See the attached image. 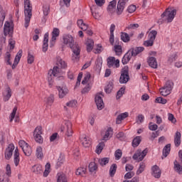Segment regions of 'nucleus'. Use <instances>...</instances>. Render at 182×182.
Returning a JSON list of instances; mask_svg holds the SVG:
<instances>
[{
    "label": "nucleus",
    "instance_id": "nucleus-18",
    "mask_svg": "<svg viewBox=\"0 0 182 182\" xmlns=\"http://www.w3.org/2000/svg\"><path fill=\"white\" fill-rule=\"evenodd\" d=\"M65 134L66 136H68V137H70V136L73 134V130H72V122H70V121H67L65 122Z\"/></svg>",
    "mask_w": 182,
    "mask_h": 182
},
{
    "label": "nucleus",
    "instance_id": "nucleus-3",
    "mask_svg": "<svg viewBox=\"0 0 182 182\" xmlns=\"http://www.w3.org/2000/svg\"><path fill=\"white\" fill-rule=\"evenodd\" d=\"M175 15H177V10L174 9L171 11V9H166L165 12L161 14L163 21H167V22H172L174 19Z\"/></svg>",
    "mask_w": 182,
    "mask_h": 182
},
{
    "label": "nucleus",
    "instance_id": "nucleus-47",
    "mask_svg": "<svg viewBox=\"0 0 182 182\" xmlns=\"http://www.w3.org/2000/svg\"><path fill=\"white\" fill-rule=\"evenodd\" d=\"M50 164H46V169L43 172V177H48L49 176V173H50Z\"/></svg>",
    "mask_w": 182,
    "mask_h": 182
},
{
    "label": "nucleus",
    "instance_id": "nucleus-54",
    "mask_svg": "<svg viewBox=\"0 0 182 182\" xmlns=\"http://www.w3.org/2000/svg\"><path fill=\"white\" fill-rule=\"evenodd\" d=\"M122 154L123 153L122 152V151L120 149H117L114 153L115 159L120 160V159H122Z\"/></svg>",
    "mask_w": 182,
    "mask_h": 182
},
{
    "label": "nucleus",
    "instance_id": "nucleus-21",
    "mask_svg": "<svg viewBox=\"0 0 182 182\" xmlns=\"http://www.w3.org/2000/svg\"><path fill=\"white\" fill-rule=\"evenodd\" d=\"M132 53L129 50L122 58V62L123 65H127L129 62H130V60L132 59Z\"/></svg>",
    "mask_w": 182,
    "mask_h": 182
},
{
    "label": "nucleus",
    "instance_id": "nucleus-4",
    "mask_svg": "<svg viewBox=\"0 0 182 182\" xmlns=\"http://www.w3.org/2000/svg\"><path fill=\"white\" fill-rule=\"evenodd\" d=\"M173 86H174V83L172 81H166L164 86L159 89L161 96H168L171 93V90H173Z\"/></svg>",
    "mask_w": 182,
    "mask_h": 182
},
{
    "label": "nucleus",
    "instance_id": "nucleus-13",
    "mask_svg": "<svg viewBox=\"0 0 182 182\" xmlns=\"http://www.w3.org/2000/svg\"><path fill=\"white\" fill-rule=\"evenodd\" d=\"M95 103L97 105V107L99 110H102L103 107H105V103L103 102V99L100 96V94H97L95 96Z\"/></svg>",
    "mask_w": 182,
    "mask_h": 182
},
{
    "label": "nucleus",
    "instance_id": "nucleus-43",
    "mask_svg": "<svg viewBox=\"0 0 182 182\" xmlns=\"http://www.w3.org/2000/svg\"><path fill=\"white\" fill-rule=\"evenodd\" d=\"M144 168H146V164H144V162H141L139 164V168L136 171V174H141V173L144 171Z\"/></svg>",
    "mask_w": 182,
    "mask_h": 182
},
{
    "label": "nucleus",
    "instance_id": "nucleus-14",
    "mask_svg": "<svg viewBox=\"0 0 182 182\" xmlns=\"http://www.w3.org/2000/svg\"><path fill=\"white\" fill-rule=\"evenodd\" d=\"M152 176L155 177V178H160L161 177V170L157 165H154L151 168Z\"/></svg>",
    "mask_w": 182,
    "mask_h": 182
},
{
    "label": "nucleus",
    "instance_id": "nucleus-61",
    "mask_svg": "<svg viewBox=\"0 0 182 182\" xmlns=\"http://www.w3.org/2000/svg\"><path fill=\"white\" fill-rule=\"evenodd\" d=\"M114 51L117 55H122V46H114Z\"/></svg>",
    "mask_w": 182,
    "mask_h": 182
},
{
    "label": "nucleus",
    "instance_id": "nucleus-41",
    "mask_svg": "<svg viewBox=\"0 0 182 182\" xmlns=\"http://www.w3.org/2000/svg\"><path fill=\"white\" fill-rule=\"evenodd\" d=\"M33 171L36 174H41L42 173V166L35 165L33 166Z\"/></svg>",
    "mask_w": 182,
    "mask_h": 182
},
{
    "label": "nucleus",
    "instance_id": "nucleus-16",
    "mask_svg": "<svg viewBox=\"0 0 182 182\" xmlns=\"http://www.w3.org/2000/svg\"><path fill=\"white\" fill-rule=\"evenodd\" d=\"M58 96L60 99H63L69 93V90H68L67 87H58Z\"/></svg>",
    "mask_w": 182,
    "mask_h": 182
},
{
    "label": "nucleus",
    "instance_id": "nucleus-38",
    "mask_svg": "<svg viewBox=\"0 0 182 182\" xmlns=\"http://www.w3.org/2000/svg\"><path fill=\"white\" fill-rule=\"evenodd\" d=\"M121 39L123 42L127 43L130 42V36L127 33H121Z\"/></svg>",
    "mask_w": 182,
    "mask_h": 182
},
{
    "label": "nucleus",
    "instance_id": "nucleus-55",
    "mask_svg": "<svg viewBox=\"0 0 182 182\" xmlns=\"http://www.w3.org/2000/svg\"><path fill=\"white\" fill-rule=\"evenodd\" d=\"M64 162H65V156H63V155H60L58 159L57 166L60 167V166H62V164H63Z\"/></svg>",
    "mask_w": 182,
    "mask_h": 182
},
{
    "label": "nucleus",
    "instance_id": "nucleus-36",
    "mask_svg": "<svg viewBox=\"0 0 182 182\" xmlns=\"http://www.w3.org/2000/svg\"><path fill=\"white\" fill-rule=\"evenodd\" d=\"M86 168H78L75 172L76 176H81L82 177H83V176H85V174H86Z\"/></svg>",
    "mask_w": 182,
    "mask_h": 182
},
{
    "label": "nucleus",
    "instance_id": "nucleus-12",
    "mask_svg": "<svg viewBox=\"0 0 182 182\" xmlns=\"http://www.w3.org/2000/svg\"><path fill=\"white\" fill-rule=\"evenodd\" d=\"M80 141L83 146V147H90L92 144V141L90 140V138L86 135H82L80 137Z\"/></svg>",
    "mask_w": 182,
    "mask_h": 182
},
{
    "label": "nucleus",
    "instance_id": "nucleus-60",
    "mask_svg": "<svg viewBox=\"0 0 182 182\" xmlns=\"http://www.w3.org/2000/svg\"><path fill=\"white\" fill-rule=\"evenodd\" d=\"M5 60L7 62L8 65H11V53L6 52L5 54Z\"/></svg>",
    "mask_w": 182,
    "mask_h": 182
},
{
    "label": "nucleus",
    "instance_id": "nucleus-15",
    "mask_svg": "<svg viewBox=\"0 0 182 182\" xmlns=\"http://www.w3.org/2000/svg\"><path fill=\"white\" fill-rule=\"evenodd\" d=\"M49 75H53V76H55L57 77L58 76L60 77V75H62V69L59 68L58 66H55L53 70H49ZM63 78V77H60Z\"/></svg>",
    "mask_w": 182,
    "mask_h": 182
},
{
    "label": "nucleus",
    "instance_id": "nucleus-29",
    "mask_svg": "<svg viewBox=\"0 0 182 182\" xmlns=\"http://www.w3.org/2000/svg\"><path fill=\"white\" fill-rule=\"evenodd\" d=\"M126 117H129L128 112H124L118 115L116 119L117 124H120V123H122V120H124Z\"/></svg>",
    "mask_w": 182,
    "mask_h": 182
},
{
    "label": "nucleus",
    "instance_id": "nucleus-17",
    "mask_svg": "<svg viewBox=\"0 0 182 182\" xmlns=\"http://www.w3.org/2000/svg\"><path fill=\"white\" fill-rule=\"evenodd\" d=\"M12 27H11V23H9V21H6L4 24V35L5 36H6V35H9L11 36V35H12Z\"/></svg>",
    "mask_w": 182,
    "mask_h": 182
},
{
    "label": "nucleus",
    "instance_id": "nucleus-19",
    "mask_svg": "<svg viewBox=\"0 0 182 182\" xmlns=\"http://www.w3.org/2000/svg\"><path fill=\"white\" fill-rule=\"evenodd\" d=\"M56 66L60 69H66L68 68V63L65 60H63L60 57H57V63Z\"/></svg>",
    "mask_w": 182,
    "mask_h": 182
},
{
    "label": "nucleus",
    "instance_id": "nucleus-63",
    "mask_svg": "<svg viewBox=\"0 0 182 182\" xmlns=\"http://www.w3.org/2000/svg\"><path fill=\"white\" fill-rule=\"evenodd\" d=\"M59 139V135L58 133H54L50 136V141H55V140H58Z\"/></svg>",
    "mask_w": 182,
    "mask_h": 182
},
{
    "label": "nucleus",
    "instance_id": "nucleus-62",
    "mask_svg": "<svg viewBox=\"0 0 182 182\" xmlns=\"http://www.w3.org/2000/svg\"><path fill=\"white\" fill-rule=\"evenodd\" d=\"M144 122V114H139L137 117L136 122L140 124Z\"/></svg>",
    "mask_w": 182,
    "mask_h": 182
},
{
    "label": "nucleus",
    "instance_id": "nucleus-11",
    "mask_svg": "<svg viewBox=\"0 0 182 182\" xmlns=\"http://www.w3.org/2000/svg\"><path fill=\"white\" fill-rule=\"evenodd\" d=\"M60 33V31H59L58 28H53L51 35V41H50V46H53V45H55V42L56 41V38L59 37V35Z\"/></svg>",
    "mask_w": 182,
    "mask_h": 182
},
{
    "label": "nucleus",
    "instance_id": "nucleus-31",
    "mask_svg": "<svg viewBox=\"0 0 182 182\" xmlns=\"http://www.w3.org/2000/svg\"><path fill=\"white\" fill-rule=\"evenodd\" d=\"M113 136V129L112 127H109L107 129V130L105 132V134L103 136V140L107 141L108 139H110Z\"/></svg>",
    "mask_w": 182,
    "mask_h": 182
},
{
    "label": "nucleus",
    "instance_id": "nucleus-35",
    "mask_svg": "<svg viewBox=\"0 0 182 182\" xmlns=\"http://www.w3.org/2000/svg\"><path fill=\"white\" fill-rule=\"evenodd\" d=\"M45 102L49 106H52V105H53V102H55V96L51 94L49 97L45 98Z\"/></svg>",
    "mask_w": 182,
    "mask_h": 182
},
{
    "label": "nucleus",
    "instance_id": "nucleus-20",
    "mask_svg": "<svg viewBox=\"0 0 182 182\" xmlns=\"http://www.w3.org/2000/svg\"><path fill=\"white\" fill-rule=\"evenodd\" d=\"M117 4V2L116 1V0H113L111 2H109V4L108 5L107 7V11L109 14H114V12H115Z\"/></svg>",
    "mask_w": 182,
    "mask_h": 182
},
{
    "label": "nucleus",
    "instance_id": "nucleus-34",
    "mask_svg": "<svg viewBox=\"0 0 182 182\" xmlns=\"http://www.w3.org/2000/svg\"><path fill=\"white\" fill-rule=\"evenodd\" d=\"M77 25L81 28L82 31H87V24L84 23L83 20L80 19L77 21Z\"/></svg>",
    "mask_w": 182,
    "mask_h": 182
},
{
    "label": "nucleus",
    "instance_id": "nucleus-39",
    "mask_svg": "<svg viewBox=\"0 0 182 182\" xmlns=\"http://www.w3.org/2000/svg\"><path fill=\"white\" fill-rule=\"evenodd\" d=\"M88 168L90 173H95L97 170V164L95 162H91L88 166Z\"/></svg>",
    "mask_w": 182,
    "mask_h": 182
},
{
    "label": "nucleus",
    "instance_id": "nucleus-28",
    "mask_svg": "<svg viewBox=\"0 0 182 182\" xmlns=\"http://www.w3.org/2000/svg\"><path fill=\"white\" fill-rule=\"evenodd\" d=\"M21 58H22V50H20L14 59V64L12 65V68L14 69V68H15L16 66H18V63H19V60H21Z\"/></svg>",
    "mask_w": 182,
    "mask_h": 182
},
{
    "label": "nucleus",
    "instance_id": "nucleus-30",
    "mask_svg": "<svg viewBox=\"0 0 182 182\" xmlns=\"http://www.w3.org/2000/svg\"><path fill=\"white\" fill-rule=\"evenodd\" d=\"M14 164L16 167H18V164H19V149H18V148H16L15 151H14Z\"/></svg>",
    "mask_w": 182,
    "mask_h": 182
},
{
    "label": "nucleus",
    "instance_id": "nucleus-57",
    "mask_svg": "<svg viewBox=\"0 0 182 182\" xmlns=\"http://www.w3.org/2000/svg\"><path fill=\"white\" fill-rule=\"evenodd\" d=\"M156 102L161 103V105H166V103H167V100H166L161 97H159L156 99Z\"/></svg>",
    "mask_w": 182,
    "mask_h": 182
},
{
    "label": "nucleus",
    "instance_id": "nucleus-7",
    "mask_svg": "<svg viewBox=\"0 0 182 182\" xmlns=\"http://www.w3.org/2000/svg\"><path fill=\"white\" fill-rule=\"evenodd\" d=\"M156 36H157V32L156 31H151L148 36L149 40L144 42V46H146V48L153 46V45H154Z\"/></svg>",
    "mask_w": 182,
    "mask_h": 182
},
{
    "label": "nucleus",
    "instance_id": "nucleus-32",
    "mask_svg": "<svg viewBox=\"0 0 182 182\" xmlns=\"http://www.w3.org/2000/svg\"><path fill=\"white\" fill-rule=\"evenodd\" d=\"M170 150H171V144H168L166 145L163 149V156L167 157L170 154Z\"/></svg>",
    "mask_w": 182,
    "mask_h": 182
},
{
    "label": "nucleus",
    "instance_id": "nucleus-5",
    "mask_svg": "<svg viewBox=\"0 0 182 182\" xmlns=\"http://www.w3.org/2000/svg\"><path fill=\"white\" fill-rule=\"evenodd\" d=\"M149 153V149L146 148L144 151L141 149H138L132 156L134 160H137V161H143L144 160L145 156H147Z\"/></svg>",
    "mask_w": 182,
    "mask_h": 182
},
{
    "label": "nucleus",
    "instance_id": "nucleus-26",
    "mask_svg": "<svg viewBox=\"0 0 182 182\" xmlns=\"http://www.w3.org/2000/svg\"><path fill=\"white\" fill-rule=\"evenodd\" d=\"M174 143L176 147H178L181 144V133L176 132L174 136Z\"/></svg>",
    "mask_w": 182,
    "mask_h": 182
},
{
    "label": "nucleus",
    "instance_id": "nucleus-1",
    "mask_svg": "<svg viewBox=\"0 0 182 182\" xmlns=\"http://www.w3.org/2000/svg\"><path fill=\"white\" fill-rule=\"evenodd\" d=\"M64 45H67L73 50L72 60L77 61L80 58V47L78 44L75 43V39L70 35H65L63 37Z\"/></svg>",
    "mask_w": 182,
    "mask_h": 182
},
{
    "label": "nucleus",
    "instance_id": "nucleus-59",
    "mask_svg": "<svg viewBox=\"0 0 182 182\" xmlns=\"http://www.w3.org/2000/svg\"><path fill=\"white\" fill-rule=\"evenodd\" d=\"M176 59H177V54L173 53L169 56L168 61L169 62V63H173V62H174V60H176Z\"/></svg>",
    "mask_w": 182,
    "mask_h": 182
},
{
    "label": "nucleus",
    "instance_id": "nucleus-53",
    "mask_svg": "<svg viewBox=\"0 0 182 182\" xmlns=\"http://www.w3.org/2000/svg\"><path fill=\"white\" fill-rule=\"evenodd\" d=\"M98 161L100 166H106V164H109V158H102L101 159H99Z\"/></svg>",
    "mask_w": 182,
    "mask_h": 182
},
{
    "label": "nucleus",
    "instance_id": "nucleus-44",
    "mask_svg": "<svg viewBox=\"0 0 182 182\" xmlns=\"http://www.w3.org/2000/svg\"><path fill=\"white\" fill-rule=\"evenodd\" d=\"M177 161H174V168H175V171H177V173H178V174H182V166L181 165L176 164Z\"/></svg>",
    "mask_w": 182,
    "mask_h": 182
},
{
    "label": "nucleus",
    "instance_id": "nucleus-8",
    "mask_svg": "<svg viewBox=\"0 0 182 182\" xmlns=\"http://www.w3.org/2000/svg\"><path fill=\"white\" fill-rule=\"evenodd\" d=\"M108 68H119L120 66V60H116L114 57H109L107 58Z\"/></svg>",
    "mask_w": 182,
    "mask_h": 182
},
{
    "label": "nucleus",
    "instance_id": "nucleus-25",
    "mask_svg": "<svg viewBox=\"0 0 182 182\" xmlns=\"http://www.w3.org/2000/svg\"><path fill=\"white\" fill-rule=\"evenodd\" d=\"M143 50H144V48L143 47H136L129 50L132 56H137V55H139V53H141V52H143Z\"/></svg>",
    "mask_w": 182,
    "mask_h": 182
},
{
    "label": "nucleus",
    "instance_id": "nucleus-22",
    "mask_svg": "<svg viewBox=\"0 0 182 182\" xmlns=\"http://www.w3.org/2000/svg\"><path fill=\"white\" fill-rule=\"evenodd\" d=\"M68 176L66 174L60 172L57 174V182H68Z\"/></svg>",
    "mask_w": 182,
    "mask_h": 182
},
{
    "label": "nucleus",
    "instance_id": "nucleus-46",
    "mask_svg": "<svg viewBox=\"0 0 182 182\" xmlns=\"http://www.w3.org/2000/svg\"><path fill=\"white\" fill-rule=\"evenodd\" d=\"M92 15L95 19H99L100 18V13H99V11L97 9H95L93 11V9L91 8Z\"/></svg>",
    "mask_w": 182,
    "mask_h": 182
},
{
    "label": "nucleus",
    "instance_id": "nucleus-37",
    "mask_svg": "<svg viewBox=\"0 0 182 182\" xmlns=\"http://www.w3.org/2000/svg\"><path fill=\"white\" fill-rule=\"evenodd\" d=\"M36 156L37 159H43V152L42 151V147L38 146L36 151Z\"/></svg>",
    "mask_w": 182,
    "mask_h": 182
},
{
    "label": "nucleus",
    "instance_id": "nucleus-50",
    "mask_svg": "<svg viewBox=\"0 0 182 182\" xmlns=\"http://www.w3.org/2000/svg\"><path fill=\"white\" fill-rule=\"evenodd\" d=\"M105 90L106 93H112V90H113V82H109L105 87Z\"/></svg>",
    "mask_w": 182,
    "mask_h": 182
},
{
    "label": "nucleus",
    "instance_id": "nucleus-48",
    "mask_svg": "<svg viewBox=\"0 0 182 182\" xmlns=\"http://www.w3.org/2000/svg\"><path fill=\"white\" fill-rule=\"evenodd\" d=\"M0 182H9V178L4 172H1Z\"/></svg>",
    "mask_w": 182,
    "mask_h": 182
},
{
    "label": "nucleus",
    "instance_id": "nucleus-52",
    "mask_svg": "<svg viewBox=\"0 0 182 182\" xmlns=\"http://www.w3.org/2000/svg\"><path fill=\"white\" fill-rule=\"evenodd\" d=\"M42 134V127H37L33 132L34 136H41Z\"/></svg>",
    "mask_w": 182,
    "mask_h": 182
},
{
    "label": "nucleus",
    "instance_id": "nucleus-64",
    "mask_svg": "<svg viewBox=\"0 0 182 182\" xmlns=\"http://www.w3.org/2000/svg\"><path fill=\"white\" fill-rule=\"evenodd\" d=\"M76 101L75 100H71L66 103V106L68 107H75L76 106Z\"/></svg>",
    "mask_w": 182,
    "mask_h": 182
},
{
    "label": "nucleus",
    "instance_id": "nucleus-6",
    "mask_svg": "<svg viewBox=\"0 0 182 182\" xmlns=\"http://www.w3.org/2000/svg\"><path fill=\"white\" fill-rule=\"evenodd\" d=\"M130 79L129 76V67L124 66L121 70V76L119 77L120 83H127Z\"/></svg>",
    "mask_w": 182,
    "mask_h": 182
},
{
    "label": "nucleus",
    "instance_id": "nucleus-40",
    "mask_svg": "<svg viewBox=\"0 0 182 182\" xmlns=\"http://www.w3.org/2000/svg\"><path fill=\"white\" fill-rule=\"evenodd\" d=\"M117 170V165H116L115 164H113L111 166H110V169H109V176L111 177H113V176H114V174H116V171Z\"/></svg>",
    "mask_w": 182,
    "mask_h": 182
},
{
    "label": "nucleus",
    "instance_id": "nucleus-49",
    "mask_svg": "<svg viewBox=\"0 0 182 182\" xmlns=\"http://www.w3.org/2000/svg\"><path fill=\"white\" fill-rule=\"evenodd\" d=\"M124 90H126V87H122L119 89V90L117 93V99L119 100L123 95H124Z\"/></svg>",
    "mask_w": 182,
    "mask_h": 182
},
{
    "label": "nucleus",
    "instance_id": "nucleus-10",
    "mask_svg": "<svg viewBox=\"0 0 182 182\" xmlns=\"http://www.w3.org/2000/svg\"><path fill=\"white\" fill-rule=\"evenodd\" d=\"M14 150H15V146L14 145V144H10L5 151V157L6 160H9V159L12 157Z\"/></svg>",
    "mask_w": 182,
    "mask_h": 182
},
{
    "label": "nucleus",
    "instance_id": "nucleus-23",
    "mask_svg": "<svg viewBox=\"0 0 182 182\" xmlns=\"http://www.w3.org/2000/svg\"><path fill=\"white\" fill-rule=\"evenodd\" d=\"M85 45L87 46V52H92L93 50V46H95V41L92 40L91 38H87Z\"/></svg>",
    "mask_w": 182,
    "mask_h": 182
},
{
    "label": "nucleus",
    "instance_id": "nucleus-56",
    "mask_svg": "<svg viewBox=\"0 0 182 182\" xmlns=\"http://www.w3.org/2000/svg\"><path fill=\"white\" fill-rule=\"evenodd\" d=\"M35 140L36 143H39V144H42L43 143V138L42 135H34Z\"/></svg>",
    "mask_w": 182,
    "mask_h": 182
},
{
    "label": "nucleus",
    "instance_id": "nucleus-33",
    "mask_svg": "<svg viewBox=\"0 0 182 182\" xmlns=\"http://www.w3.org/2000/svg\"><path fill=\"white\" fill-rule=\"evenodd\" d=\"M25 156H27V157H29L32 154V148H31V146L28 144L26 146L23 147L22 149Z\"/></svg>",
    "mask_w": 182,
    "mask_h": 182
},
{
    "label": "nucleus",
    "instance_id": "nucleus-27",
    "mask_svg": "<svg viewBox=\"0 0 182 182\" xmlns=\"http://www.w3.org/2000/svg\"><path fill=\"white\" fill-rule=\"evenodd\" d=\"M148 64L153 69H157V60L154 57H150L148 59Z\"/></svg>",
    "mask_w": 182,
    "mask_h": 182
},
{
    "label": "nucleus",
    "instance_id": "nucleus-58",
    "mask_svg": "<svg viewBox=\"0 0 182 182\" xmlns=\"http://www.w3.org/2000/svg\"><path fill=\"white\" fill-rule=\"evenodd\" d=\"M18 111V107H15L13 109V111L11 114V118H10V122H13L14 119H15V116L16 115V112Z\"/></svg>",
    "mask_w": 182,
    "mask_h": 182
},
{
    "label": "nucleus",
    "instance_id": "nucleus-51",
    "mask_svg": "<svg viewBox=\"0 0 182 182\" xmlns=\"http://www.w3.org/2000/svg\"><path fill=\"white\" fill-rule=\"evenodd\" d=\"M90 77H91L90 73H87L84 77L83 80L82 81V85H86V83L89 82Z\"/></svg>",
    "mask_w": 182,
    "mask_h": 182
},
{
    "label": "nucleus",
    "instance_id": "nucleus-24",
    "mask_svg": "<svg viewBox=\"0 0 182 182\" xmlns=\"http://www.w3.org/2000/svg\"><path fill=\"white\" fill-rule=\"evenodd\" d=\"M48 42H49V33H46L43 39V52H46L48 50Z\"/></svg>",
    "mask_w": 182,
    "mask_h": 182
},
{
    "label": "nucleus",
    "instance_id": "nucleus-2",
    "mask_svg": "<svg viewBox=\"0 0 182 182\" xmlns=\"http://www.w3.org/2000/svg\"><path fill=\"white\" fill-rule=\"evenodd\" d=\"M24 15H25V28H28L31 18H32V4L30 0H24Z\"/></svg>",
    "mask_w": 182,
    "mask_h": 182
},
{
    "label": "nucleus",
    "instance_id": "nucleus-45",
    "mask_svg": "<svg viewBox=\"0 0 182 182\" xmlns=\"http://www.w3.org/2000/svg\"><path fill=\"white\" fill-rule=\"evenodd\" d=\"M105 147V143L100 142L97 146L95 152L97 154H100L102 153V150H103V148Z\"/></svg>",
    "mask_w": 182,
    "mask_h": 182
},
{
    "label": "nucleus",
    "instance_id": "nucleus-9",
    "mask_svg": "<svg viewBox=\"0 0 182 182\" xmlns=\"http://www.w3.org/2000/svg\"><path fill=\"white\" fill-rule=\"evenodd\" d=\"M124 6H126V0H119L117 6L116 14L119 16L123 14L124 11Z\"/></svg>",
    "mask_w": 182,
    "mask_h": 182
},
{
    "label": "nucleus",
    "instance_id": "nucleus-42",
    "mask_svg": "<svg viewBox=\"0 0 182 182\" xmlns=\"http://www.w3.org/2000/svg\"><path fill=\"white\" fill-rule=\"evenodd\" d=\"M140 143H141V137L136 136L132 141V146L134 147H137L139 146V144H140Z\"/></svg>",
    "mask_w": 182,
    "mask_h": 182
}]
</instances>
